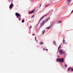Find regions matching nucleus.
Here are the masks:
<instances>
[{
	"mask_svg": "<svg viewBox=\"0 0 73 73\" xmlns=\"http://www.w3.org/2000/svg\"><path fill=\"white\" fill-rule=\"evenodd\" d=\"M54 25V24H51L50 25V27H53V25Z\"/></svg>",
	"mask_w": 73,
	"mask_h": 73,
	"instance_id": "obj_14",
	"label": "nucleus"
},
{
	"mask_svg": "<svg viewBox=\"0 0 73 73\" xmlns=\"http://www.w3.org/2000/svg\"><path fill=\"white\" fill-rule=\"evenodd\" d=\"M71 71H73V68H71Z\"/></svg>",
	"mask_w": 73,
	"mask_h": 73,
	"instance_id": "obj_26",
	"label": "nucleus"
},
{
	"mask_svg": "<svg viewBox=\"0 0 73 73\" xmlns=\"http://www.w3.org/2000/svg\"><path fill=\"white\" fill-rule=\"evenodd\" d=\"M53 23H54V22L53 21H52V23H51V24H53Z\"/></svg>",
	"mask_w": 73,
	"mask_h": 73,
	"instance_id": "obj_24",
	"label": "nucleus"
},
{
	"mask_svg": "<svg viewBox=\"0 0 73 73\" xmlns=\"http://www.w3.org/2000/svg\"><path fill=\"white\" fill-rule=\"evenodd\" d=\"M15 15L16 16H17V19H19V18H21V15L18 13H15Z\"/></svg>",
	"mask_w": 73,
	"mask_h": 73,
	"instance_id": "obj_2",
	"label": "nucleus"
},
{
	"mask_svg": "<svg viewBox=\"0 0 73 73\" xmlns=\"http://www.w3.org/2000/svg\"><path fill=\"white\" fill-rule=\"evenodd\" d=\"M13 6L14 5L13 3H12L9 6L10 9H12V8H13Z\"/></svg>",
	"mask_w": 73,
	"mask_h": 73,
	"instance_id": "obj_4",
	"label": "nucleus"
},
{
	"mask_svg": "<svg viewBox=\"0 0 73 73\" xmlns=\"http://www.w3.org/2000/svg\"><path fill=\"white\" fill-rule=\"evenodd\" d=\"M31 1V2H32L33 1Z\"/></svg>",
	"mask_w": 73,
	"mask_h": 73,
	"instance_id": "obj_35",
	"label": "nucleus"
},
{
	"mask_svg": "<svg viewBox=\"0 0 73 73\" xmlns=\"http://www.w3.org/2000/svg\"><path fill=\"white\" fill-rule=\"evenodd\" d=\"M12 0V1H13V0Z\"/></svg>",
	"mask_w": 73,
	"mask_h": 73,
	"instance_id": "obj_36",
	"label": "nucleus"
},
{
	"mask_svg": "<svg viewBox=\"0 0 73 73\" xmlns=\"http://www.w3.org/2000/svg\"><path fill=\"white\" fill-rule=\"evenodd\" d=\"M73 12V10L72 11L71 13H72V12Z\"/></svg>",
	"mask_w": 73,
	"mask_h": 73,
	"instance_id": "obj_30",
	"label": "nucleus"
},
{
	"mask_svg": "<svg viewBox=\"0 0 73 73\" xmlns=\"http://www.w3.org/2000/svg\"><path fill=\"white\" fill-rule=\"evenodd\" d=\"M45 32V30H43L42 31V33H43V35H44V33Z\"/></svg>",
	"mask_w": 73,
	"mask_h": 73,
	"instance_id": "obj_15",
	"label": "nucleus"
},
{
	"mask_svg": "<svg viewBox=\"0 0 73 73\" xmlns=\"http://www.w3.org/2000/svg\"><path fill=\"white\" fill-rule=\"evenodd\" d=\"M38 11V10H37L36 11Z\"/></svg>",
	"mask_w": 73,
	"mask_h": 73,
	"instance_id": "obj_37",
	"label": "nucleus"
},
{
	"mask_svg": "<svg viewBox=\"0 0 73 73\" xmlns=\"http://www.w3.org/2000/svg\"><path fill=\"white\" fill-rule=\"evenodd\" d=\"M45 50H46V51H48V49H45Z\"/></svg>",
	"mask_w": 73,
	"mask_h": 73,
	"instance_id": "obj_28",
	"label": "nucleus"
},
{
	"mask_svg": "<svg viewBox=\"0 0 73 73\" xmlns=\"http://www.w3.org/2000/svg\"><path fill=\"white\" fill-rule=\"evenodd\" d=\"M50 28H51V27H46V29H50Z\"/></svg>",
	"mask_w": 73,
	"mask_h": 73,
	"instance_id": "obj_16",
	"label": "nucleus"
},
{
	"mask_svg": "<svg viewBox=\"0 0 73 73\" xmlns=\"http://www.w3.org/2000/svg\"><path fill=\"white\" fill-rule=\"evenodd\" d=\"M20 18H20V17H19V18H18V19H19V21H20V20H21V19H20Z\"/></svg>",
	"mask_w": 73,
	"mask_h": 73,
	"instance_id": "obj_23",
	"label": "nucleus"
},
{
	"mask_svg": "<svg viewBox=\"0 0 73 73\" xmlns=\"http://www.w3.org/2000/svg\"><path fill=\"white\" fill-rule=\"evenodd\" d=\"M72 0H68L67 3H68V4H70V2H71V1H72Z\"/></svg>",
	"mask_w": 73,
	"mask_h": 73,
	"instance_id": "obj_10",
	"label": "nucleus"
},
{
	"mask_svg": "<svg viewBox=\"0 0 73 73\" xmlns=\"http://www.w3.org/2000/svg\"><path fill=\"white\" fill-rule=\"evenodd\" d=\"M35 41H36V42L38 43V41L37 40H36V37H35Z\"/></svg>",
	"mask_w": 73,
	"mask_h": 73,
	"instance_id": "obj_17",
	"label": "nucleus"
},
{
	"mask_svg": "<svg viewBox=\"0 0 73 73\" xmlns=\"http://www.w3.org/2000/svg\"><path fill=\"white\" fill-rule=\"evenodd\" d=\"M60 62H64V58H60Z\"/></svg>",
	"mask_w": 73,
	"mask_h": 73,
	"instance_id": "obj_6",
	"label": "nucleus"
},
{
	"mask_svg": "<svg viewBox=\"0 0 73 73\" xmlns=\"http://www.w3.org/2000/svg\"><path fill=\"white\" fill-rule=\"evenodd\" d=\"M62 22V21H58L57 22V24H60V23H61Z\"/></svg>",
	"mask_w": 73,
	"mask_h": 73,
	"instance_id": "obj_12",
	"label": "nucleus"
},
{
	"mask_svg": "<svg viewBox=\"0 0 73 73\" xmlns=\"http://www.w3.org/2000/svg\"><path fill=\"white\" fill-rule=\"evenodd\" d=\"M34 16H35V15H33L31 18V19H32V18H33V17H34Z\"/></svg>",
	"mask_w": 73,
	"mask_h": 73,
	"instance_id": "obj_27",
	"label": "nucleus"
},
{
	"mask_svg": "<svg viewBox=\"0 0 73 73\" xmlns=\"http://www.w3.org/2000/svg\"><path fill=\"white\" fill-rule=\"evenodd\" d=\"M63 39H65V37H64V38H63Z\"/></svg>",
	"mask_w": 73,
	"mask_h": 73,
	"instance_id": "obj_32",
	"label": "nucleus"
},
{
	"mask_svg": "<svg viewBox=\"0 0 73 73\" xmlns=\"http://www.w3.org/2000/svg\"><path fill=\"white\" fill-rule=\"evenodd\" d=\"M60 58H58L56 60V62H58V61H59V62H60Z\"/></svg>",
	"mask_w": 73,
	"mask_h": 73,
	"instance_id": "obj_7",
	"label": "nucleus"
},
{
	"mask_svg": "<svg viewBox=\"0 0 73 73\" xmlns=\"http://www.w3.org/2000/svg\"><path fill=\"white\" fill-rule=\"evenodd\" d=\"M46 16V15H44L42 17V18L40 19V22L41 21V20H42V19H44V17H45Z\"/></svg>",
	"mask_w": 73,
	"mask_h": 73,
	"instance_id": "obj_5",
	"label": "nucleus"
},
{
	"mask_svg": "<svg viewBox=\"0 0 73 73\" xmlns=\"http://www.w3.org/2000/svg\"><path fill=\"white\" fill-rule=\"evenodd\" d=\"M25 21L24 20V19H23L22 20V23H24Z\"/></svg>",
	"mask_w": 73,
	"mask_h": 73,
	"instance_id": "obj_18",
	"label": "nucleus"
},
{
	"mask_svg": "<svg viewBox=\"0 0 73 73\" xmlns=\"http://www.w3.org/2000/svg\"><path fill=\"white\" fill-rule=\"evenodd\" d=\"M41 7L40 6L39 7V8H40Z\"/></svg>",
	"mask_w": 73,
	"mask_h": 73,
	"instance_id": "obj_34",
	"label": "nucleus"
},
{
	"mask_svg": "<svg viewBox=\"0 0 73 73\" xmlns=\"http://www.w3.org/2000/svg\"><path fill=\"white\" fill-rule=\"evenodd\" d=\"M35 11V10H34L31 12H29V14H30V13H33Z\"/></svg>",
	"mask_w": 73,
	"mask_h": 73,
	"instance_id": "obj_8",
	"label": "nucleus"
},
{
	"mask_svg": "<svg viewBox=\"0 0 73 73\" xmlns=\"http://www.w3.org/2000/svg\"><path fill=\"white\" fill-rule=\"evenodd\" d=\"M53 43L54 45H56L57 44H56V41H53Z\"/></svg>",
	"mask_w": 73,
	"mask_h": 73,
	"instance_id": "obj_11",
	"label": "nucleus"
},
{
	"mask_svg": "<svg viewBox=\"0 0 73 73\" xmlns=\"http://www.w3.org/2000/svg\"><path fill=\"white\" fill-rule=\"evenodd\" d=\"M33 35H35V34H33L32 36H33Z\"/></svg>",
	"mask_w": 73,
	"mask_h": 73,
	"instance_id": "obj_29",
	"label": "nucleus"
},
{
	"mask_svg": "<svg viewBox=\"0 0 73 73\" xmlns=\"http://www.w3.org/2000/svg\"><path fill=\"white\" fill-rule=\"evenodd\" d=\"M64 66H65V67H67V66H68V65L66 64H64Z\"/></svg>",
	"mask_w": 73,
	"mask_h": 73,
	"instance_id": "obj_22",
	"label": "nucleus"
},
{
	"mask_svg": "<svg viewBox=\"0 0 73 73\" xmlns=\"http://www.w3.org/2000/svg\"><path fill=\"white\" fill-rule=\"evenodd\" d=\"M49 5V4H47V5H46L45 7H48Z\"/></svg>",
	"mask_w": 73,
	"mask_h": 73,
	"instance_id": "obj_19",
	"label": "nucleus"
},
{
	"mask_svg": "<svg viewBox=\"0 0 73 73\" xmlns=\"http://www.w3.org/2000/svg\"><path fill=\"white\" fill-rule=\"evenodd\" d=\"M39 44H40V45H42V44H44V43H43V42H39Z\"/></svg>",
	"mask_w": 73,
	"mask_h": 73,
	"instance_id": "obj_13",
	"label": "nucleus"
},
{
	"mask_svg": "<svg viewBox=\"0 0 73 73\" xmlns=\"http://www.w3.org/2000/svg\"><path fill=\"white\" fill-rule=\"evenodd\" d=\"M70 67H69L68 69V72H69V70L70 69Z\"/></svg>",
	"mask_w": 73,
	"mask_h": 73,
	"instance_id": "obj_21",
	"label": "nucleus"
},
{
	"mask_svg": "<svg viewBox=\"0 0 73 73\" xmlns=\"http://www.w3.org/2000/svg\"><path fill=\"white\" fill-rule=\"evenodd\" d=\"M63 42L64 44H66V42H65V40L64 39H63Z\"/></svg>",
	"mask_w": 73,
	"mask_h": 73,
	"instance_id": "obj_9",
	"label": "nucleus"
},
{
	"mask_svg": "<svg viewBox=\"0 0 73 73\" xmlns=\"http://www.w3.org/2000/svg\"><path fill=\"white\" fill-rule=\"evenodd\" d=\"M58 57H59V55L58 56Z\"/></svg>",
	"mask_w": 73,
	"mask_h": 73,
	"instance_id": "obj_33",
	"label": "nucleus"
},
{
	"mask_svg": "<svg viewBox=\"0 0 73 73\" xmlns=\"http://www.w3.org/2000/svg\"><path fill=\"white\" fill-rule=\"evenodd\" d=\"M60 48H61V45H60L58 48V50H59L60 49Z\"/></svg>",
	"mask_w": 73,
	"mask_h": 73,
	"instance_id": "obj_20",
	"label": "nucleus"
},
{
	"mask_svg": "<svg viewBox=\"0 0 73 73\" xmlns=\"http://www.w3.org/2000/svg\"><path fill=\"white\" fill-rule=\"evenodd\" d=\"M59 53L61 55H62V54H65V51L63 50H61L60 51H59Z\"/></svg>",
	"mask_w": 73,
	"mask_h": 73,
	"instance_id": "obj_1",
	"label": "nucleus"
},
{
	"mask_svg": "<svg viewBox=\"0 0 73 73\" xmlns=\"http://www.w3.org/2000/svg\"><path fill=\"white\" fill-rule=\"evenodd\" d=\"M32 28V26H31L30 27V29H31Z\"/></svg>",
	"mask_w": 73,
	"mask_h": 73,
	"instance_id": "obj_25",
	"label": "nucleus"
},
{
	"mask_svg": "<svg viewBox=\"0 0 73 73\" xmlns=\"http://www.w3.org/2000/svg\"><path fill=\"white\" fill-rule=\"evenodd\" d=\"M41 4L40 5V7H41Z\"/></svg>",
	"mask_w": 73,
	"mask_h": 73,
	"instance_id": "obj_31",
	"label": "nucleus"
},
{
	"mask_svg": "<svg viewBox=\"0 0 73 73\" xmlns=\"http://www.w3.org/2000/svg\"><path fill=\"white\" fill-rule=\"evenodd\" d=\"M50 20V17H49L48 18H47L45 20V21H43L40 24H42V25L43 24H44L45 23V22H47L48 21V20Z\"/></svg>",
	"mask_w": 73,
	"mask_h": 73,
	"instance_id": "obj_3",
	"label": "nucleus"
}]
</instances>
